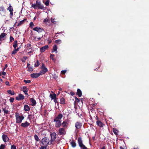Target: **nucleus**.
<instances>
[{
	"instance_id": "1",
	"label": "nucleus",
	"mask_w": 149,
	"mask_h": 149,
	"mask_svg": "<svg viewBox=\"0 0 149 149\" xmlns=\"http://www.w3.org/2000/svg\"><path fill=\"white\" fill-rule=\"evenodd\" d=\"M63 117V115L62 114L60 113L54 118V121L55 122V127H60L61 124V120Z\"/></svg>"
},
{
	"instance_id": "2",
	"label": "nucleus",
	"mask_w": 149,
	"mask_h": 149,
	"mask_svg": "<svg viewBox=\"0 0 149 149\" xmlns=\"http://www.w3.org/2000/svg\"><path fill=\"white\" fill-rule=\"evenodd\" d=\"M31 7L35 9H43L44 6L41 2L39 0H37L36 4L32 3L31 4Z\"/></svg>"
},
{
	"instance_id": "3",
	"label": "nucleus",
	"mask_w": 149,
	"mask_h": 149,
	"mask_svg": "<svg viewBox=\"0 0 149 149\" xmlns=\"http://www.w3.org/2000/svg\"><path fill=\"white\" fill-rule=\"evenodd\" d=\"M78 142L79 146L81 149H88L87 147L83 144L81 138L80 137L78 138Z\"/></svg>"
},
{
	"instance_id": "4",
	"label": "nucleus",
	"mask_w": 149,
	"mask_h": 149,
	"mask_svg": "<svg viewBox=\"0 0 149 149\" xmlns=\"http://www.w3.org/2000/svg\"><path fill=\"white\" fill-rule=\"evenodd\" d=\"M6 10L3 5L0 6V15L2 17L5 16L6 13Z\"/></svg>"
},
{
	"instance_id": "5",
	"label": "nucleus",
	"mask_w": 149,
	"mask_h": 149,
	"mask_svg": "<svg viewBox=\"0 0 149 149\" xmlns=\"http://www.w3.org/2000/svg\"><path fill=\"white\" fill-rule=\"evenodd\" d=\"M49 140L48 138L45 137L42 139L41 142L42 145L47 147L49 144Z\"/></svg>"
},
{
	"instance_id": "6",
	"label": "nucleus",
	"mask_w": 149,
	"mask_h": 149,
	"mask_svg": "<svg viewBox=\"0 0 149 149\" xmlns=\"http://www.w3.org/2000/svg\"><path fill=\"white\" fill-rule=\"evenodd\" d=\"M58 134L59 135H64L66 134V131L65 128L63 127L60 128L58 130Z\"/></svg>"
},
{
	"instance_id": "7",
	"label": "nucleus",
	"mask_w": 149,
	"mask_h": 149,
	"mask_svg": "<svg viewBox=\"0 0 149 149\" xmlns=\"http://www.w3.org/2000/svg\"><path fill=\"white\" fill-rule=\"evenodd\" d=\"M41 69L42 70L40 72L41 74H44L48 71L47 68L45 67V64L43 63H42Z\"/></svg>"
},
{
	"instance_id": "8",
	"label": "nucleus",
	"mask_w": 149,
	"mask_h": 149,
	"mask_svg": "<svg viewBox=\"0 0 149 149\" xmlns=\"http://www.w3.org/2000/svg\"><path fill=\"white\" fill-rule=\"evenodd\" d=\"M50 135L51 137V143L52 144V143L54 141L56 138V133L54 132L51 134Z\"/></svg>"
},
{
	"instance_id": "9",
	"label": "nucleus",
	"mask_w": 149,
	"mask_h": 149,
	"mask_svg": "<svg viewBox=\"0 0 149 149\" xmlns=\"http://www.w3.org/2000/svg\"><path fill=\"white\" fill-rule=\"evenodd\" d=\"M24 117L23 116H19L16 118V123H21L22 120L24 119Z\"/></svg>"
},
{
	"instance_id": "10",
	"label": "nucleus",
	"mask_w": 149,
	"mask_h": 149,
	"mask_svg": "<svg viewBox=\"0 0 149 149\" xmlns=\"http://www.w3.org/2000/svg\"><path fill=\"white\" fill-rule=\"evenodd\" d=\"M33 30L34 31L37 32L38 33L42 32V31H44V29L40 28L38 26H36L33 29Z\"/></svg>"
},
{
	"instance_id": "11",
	"label": "nucleus",
	"mask_w": 149,
	"mask_h": 149,
	"mask_svg": "<svg viewBox=\"0 0 149 149\" xmlns=\"http://www.w3.org/2000/svg\"><path fill=\"white\" fill-rule=\"evenodd\" d=\"M25 97L21 94H19L17 96L15 99L17 100H22L24 99Z\"/></svg>"
},
{
	"instance_id": "12",
	"label": "nucleus",
	"mask_w": 149,
	"mask_h": 149,
	"mask_svg": "<svg viewBox=\"0 0 149 149\" xmlns=\"http://www.w3.org/2000/svg\"><path fill=\"white\" fill-rule=\"evenodd\" d=\"M2 138L4 142H6L9 140V137L6 135H5L4 134L2 135Z\"/></svg>"
},
{
	"instance_id": "13",
	"label": "nucleus",
	"mask_w": 149,
	"mask_h": 149,
	"mask_svg": "<svg viewBox=\"0 0 149 149\" xmlns=\"http://www.w3.org/2000/svg\"><path fill=\"white\" fill-rule=\"evenodd\" d=\"M68 120H65L61 123V126L63 128H66L67 127L68 124Z\"/></svg>"
},
{
	"instance_id": "14",
	"label": "nucleus",
	"mask_w": 149,
	"mask_h": 149,
	"mask_svg": "<svg viewBox=\"0 0 149 149\" xmlns=\"http://www.w3.org/2000/svg\"><path fill=\"white\" fill-rule=\"evenodd\" d=\"M7 35V34L6 33H1L0 35V40L1 41H2L3 40H4Z\"/></svg>"
},
{
	"instance_id": "15",
	"label": "nucleus",
	"mask_w": 149,
	"mask_h": 149,
	"mask_svg": "<svg viewBox=\"0 0 149 149\" xmlns=\"http://www.w3.org/2000/svg\"><path fill=\"white\" fill-rule=\"evenodd\" d=\"M41 75L40 73H34L31 74V77L32 78H37Z\"/></svg>"
},
{
	"instance_id": "16",
	"label": "nucleus",
	"mask_w": 149,
	"mask_h": 149,
	"mask_svg": "<svg viewBox=\"0 0 149 149\" xmlns=\"http://www.w3.org/2000/svg\"><path fill=\"white\" fill-rule=\"evenodd\" d=\"M30 125V123L27 121H25L24 123H22L21 126L24 128H26Z\"/></svg>"
},
{
	"instance_id": "17",
	"label": "nucleus",
	"mask_w": 149,
	"mask_h": 149,
	"mask_svg": "<svg viewBox=\"0 0 149 149\" xmlns=\"http://www.w3.org/2000/svg\"><path fill=\"white\" fill-rule=\"evenodd\" d=\"M49 48V46L47 45H45L40 49V52L41 53L44 52L46 49H47Z\"/></svg>"
},
{
	"instance_id": "18",
	"label": "nucleus",
	"mask_w": 149,
	"mask_h": 149,
	"mask_svg": "<svg viewBox=\"0 0 149 149\" xmlns=\"http://www.w3.org/2000/svg\"><path fill=\"white\" fill-rule=\"evenodd\" d=\"M22 91L24 93V94L26 95H28L27 92L29 90V89L26 86H23L22 88Z\"/></svg>"
},
{
	"instance_id": "19",
	"label": "nucleus",
	"mask_w": 149,
	"mask_h": 149,
	"mask_svg": "<svg viewBox=\"0 0 149 149\" xmlns=\"http://www.w3.org/2000/svg\"><path fill=\"white\" fill-rule=\"evenodd\" d=\"M82 125V123L79 122H77L75 124L76 128L79 129L81 128Z\"/></svg>"
},
{
	"instance_id": "20",
	"label": "nucleus",
	"mask_w": 149,
	"mask_h": 149,
	"mask_svg": "<svg viewBox=\"0 0 149 149\" xmlns=\"http://www.w3.org/2000/svg\"><path fill=\"white\" fill-rule=\"evenodd\" d=\"M30 100L31 102V105L32 106H34L36 105V101L34 98H30Z\"/></svg>"
},
{
	"instance_id": "21",
	"label": "nucleus",
	"mask_w": 149,
	"mask_h": 149,
	"mask_svg": "<svg viewBox=\"0 0 149 149\" xmlns=\"http://www.w3.org/2000/svg\"><path fill=\"white\" fill-rule=\"evenodd\" d=\"M76 95L79 97H80L82 95V92L79 88L77 90Z\"/></svg>"
},
{
	"instance_id": "22",
	"label": "nucleus",
	"mask_w": 149,
	"mask_h": 149,
	"mask_svg": "<svg viewBox=\"0 0 149 149\" xmlns=\"http://www.w3.org/2000/svg\"><path fill=\"white\" fill-rule=\"evenodd\" d=\"M97 124L99 127H103L104 124L100 120H97L96 122Z\"/></svg>"
},
{
	"instance_id": "23",
	"label": "nucleus",
	"mask_w": 149,
	"mask_h": 149,
	"mask_svg": "<svg viewBox=\"0 0 149 149\" xmlns=\"http://www.w3.org/2000/svg\"><path fill=\"white\" fill-rule=\"evenodd\" d=\"M43 37V36L42 34V35L39 38H37L36 37L33 36V40L34 41H39Z\"/></svg>"
},
{
	"instance_id": "24",
	"label": "nucleus",
	"mask_w": 149,
	"mask_h": 149,
	"mask_svg": "<svg viewBox=\"0 0 149 149\" xmlns=\"http://www.w3.org/2000/svg\"><path fill=\"white\" fill-rule=\"evenodd\" d=\"M24 109L26 111H29L30 110V108L27 105L25 104L24 106Z\"/></svg>"
},
{
	"instance_id": "25",
	"label": "nucleus",
	"mask_w": 149,
	"mask_h": 149,
	"mask_svg": "<svg viewBox=\"0 0 149 149\" xmlns=\"http://www.w3.org/2000/svg\"><path fill=\"white\" fill-rule=\"evenodd\" d=\"M70 145L72 148H74L75 147L77 146V144L76 142L73 140H72V142H70Z\"/></svg>"
},
{
	"instance_id": "26",
	"label": "nucleus",
	"mask_w": 149,
	"mask_h": 149,
	"mask_svg": "<svg viewBox=\"0 0 149 149\" xmlns=\"http://www.w3.org/2000/svg\"><path fill=\"white\" fill-rule=\"evenodd\" d=\"M49 97L51 99V100H54L56 98V95L54 93L53 94H50Z\"/></svg>"
},
{
	"instance_id": "27",
	"label": "nucleus",
	"mask_w": 149,
	"mask_h": 149,
	"mask_svg": "<svg viewBox=\"0 0 149 149\" xmlns=\"http://www.w3.org/2000/svg\"><path fill=\"white\" fill-rule=\"evenodd\" d=\"M60 103L61 104H65V99L63 97H62L60 99Z\"/></svg>"
},
{
	"instance_id": "28",
	"label": "nucleus",
	"mask_w": 149,
	"mask_h": 149,
	"mask_svg": "<svg viewBox=\"0 0 149 149\" xmlns=\"http://www.w3.org/2000/svg\"><path fill=\"white\" fill-rule=\"evenodd\" d=\"M7 10H8L9 12L12 11H13V7L11 6L10 4H9V7L7 8Z\"/></svg>"
},
{
	"instance_id": "29",
	"label": "nucleus",
	"mask_w": 149,
	"mask_h": 149,
	"mask_svg": "<svg viewBox=\"0 0 149 149\" xmlns=\"http://www.w3.org/2000/svg\"><path fill=\"white\" fill-rule=\"evenodd\" d=\"M26 20V19H25L22 21H21L19 22L18 24L17 25V26H20V25H22V24H23L24 22Z\"/></svg>"
},
{
	"instance_id": "30",
	"label": "nucleus",
	"mask_w": 149,
	"mask_h": 149,
	"mask_svg": "<svg viewBox=\"0 0 149 149\" xmlns=\"http://www.w3.org/2000/svg\"><path fill=\"white\" fill-rule=\"evenodd\" d=\"M7 92L9 94H10L11 95H14L15 94V92L13 91H12L10 90L7 91Z\"/></svg>"
},
{
	"instance_id": "31",
	"label": "nucleus",
	"mask_w": 149,
	"mask_h": 149,
	"mask_svg": "<svg viewBox=\"0 0 149 149\" xmlns=\"http://www.w3.org/2000/svg\"><path fill=\"white\" fill-rule=\"evenodd\" d=\"M52 49L53 51H52V52H56V53L57 50V46L56 45H54Z\"/></svg>"
},
{
	"instance_id": "32",
	"label": "nucleus",
	"mask_w": 149,
	"mask_h": 149,
	"mask_svg": "<svg viewBox=\"0 0 149 149\" xmlns=\"http://www.w3.org/2000/svg\"><path fill=\"white\" fill-rule=\"evenodd\" d=\"M34 139L36 141H38L40 139L37 135L35 134L34 136Z\"/></svg>"
},
{
	"instance_id": "33",
	"label": "nucleus",
	"mask_w": 149,
	"mask_h": 149,
	"mask_svg": "<svg viewBox=\"0 0 149 149\" xmlns=\"http://www.w3.org/2000/svg\"><path fill=\"white\" fill-rule=\"evenodd\" d=\"M40 65V63L38 60L34 64V66L35 67H38Z\"/></svg>"
},
{
	"instance_id": "34",
	"label": "nucleus",
	"mask_w": 149,
	"mask_h": 149,
	"mask_svg": "<svg viewBox=\"0 0 149 149\" xmlns=\"http://www.w3.org/2000/svg\"><path fill=\"white\" fill-rule=\"evenodd\" d=\"M113 131L114 132V134L116 135H117L118 134V131L116 129L114 128L113 129Z\"/></svg>"
},
{
	"instance_id": "35",
	"label": "nucleus",
	"mask_w": 149,
	"mask_h": 149,
	"mask_svg": "<svg viewBox=\"0 0 149 149\" xmlns=\"http://www.w3.org/2000/svg\"><path fill=\"white\" fill-rule=\"evenodd\" d=\"M28 68V71L30 72H32L33 71V69L32 67H31L30 66L27 67Z\"/></svg>"
},
{
	"instance_id": "36",
	"label": "nucleus",
	"mask_w": 149,
	"mask_h": 149,
	"mask_svg": "<svg viewBox=\"0 0 149 149\" xmlns=\"http://www.w3.org/2000/svg\"><path fill=\"white\" fill-rule=\"evenodd\" d=\"M3 111L4 113L8 114V113L9 111L6 109V108H2Z\"/></svg>"
},
{
	"instance_id": "37",
	"label": "nucleus",
	"mask_w": 149,
	"mask_h": 149,
	"mask_svg": "<svg viewBox=\"0 0 149 149\" xmlns=\"http://www.w3.org/2000/svg\"><path fill=\"white\" fill-rule=\"evenodd\" d=\"M55 42L57 44H59L61 43V40H55Z\"/></svg>"
},
{
	"instance_id": "38",
	"label": "nucleus",
	"mask_w": 149,
	"mask_h": 149,
	"mask_svg": "<svg viewBox=\"0 0 149 149\" xmlns=\"http://www.w3.org/2000/svg\"><path fill=\"white\" fill-rule=\"evenodd\" d=\"M34 26V25L32 22H31L29 24V27L31 28H32Z\"/></svg>"
},
{
	"instance_id": "39",
	"label": "nucleus",
	"mask_w": 149,
	"mask_h": 149,
	"mask_svg": "<svg viewBox=\"0 0 149 149\" xmlns=\"http://www.w3.org/2000/svg\"><path fill=\"white\" fill-rule=\"evenodd\" d=\"M10 14H9L10 17V18H12L13 15V11L10 12Z\"/></svg>"
},
{
	"instance_id": "40",
	"label": "nucleus",
	"mask_w": 149,
	"mask_h": 149,
	"mask_svg": "<svg viewBox=\"0 0 149 149\" xmlns=\"http://www.w3.org/2000/svg\"><path fill=\"white\" fill-rule=\"evenodd\" d=\"M14 38L13 37L10 36V42L13 41L14 40Z\"/></svg>"
},
{
	"instance_id": "41",
	"label": "nucleus",
	"mask_w": 149,
	"mask_h": 149,
	"mask_svg": "<svg viewBox=\"0 0 149 149\" xmlns=\"http://www.w3.org/2000/svg\"><path fill=\"white\" fill-rule=\"evenodd\" d=\"M24 81L26 84L30 83L31 82V81L30 80H24Z\"/></svg>"
},
{
	"instance_id": "42",
	"label": "nucleus",
	"mask_w": 149,
	"mask_h": 149,
	"mask_svg": "<svg viewBox=\"0 0 149 149\" xmlns=\"http://www.w3.org/2000/svg\"><path fill=\"white\" fill-rule=\"evenodd\" d=\"M5 146L4 144H1L0 146V149H4Z\"/></svg>"
},
{
	"instance_id": "43",
	"label": "nucleus",
	"mask_w": 149,
	"mask_h": 149,
	"mask_svg": "<svg viewBox=\"0 0 149 149\" xmlns=\"http://www.w3.org/2000/svg\"><path fill=\"white\" fill-rule=\"evenodd\" d=\"M75 101L77 102H79L80 100V99H79L77 98L76 97H75Z\"/></svg>"
},
{
	"instance_id": "44",
	"label": "nucleus",
	"mask_w": 149,
	"mask_h": 149,
	"mask_svg": "<svg viewBox=\"0 0 149 149\" xmlns=\"http://www.w3.org/2000/svg\"><path fill=\"white\" fill-rule=\"evenodd\" d=\"M14 98L13 97H11L10 99V102L12 103L13 102Z\"/></svg>"
},
{
	"instance_id": "45",
	"label": "nucleus",
	"mask_w": 149,
	"mask_h": 149,
	"mask_svg": "<svg viewBox=\"0 0 149 149\" xmlns=\"http://www.w3.org/2000/svg\"><path fill=\"white\" fill-rule=\"evenodd\" d=\"M54 56V55L51 54L50 56V58L51 59H52L53 60H54V59L53 58V57Z\"/></svg>"
},
{
	"instance_id": "46",
	"label": "nucleus",
	"mask_w": 149,
	"mask_h": 149,
	"mask_svg": "<svg viewBox=\"0 0 149 149\" xmlns=\"http://www.w3.org/2000/svg\"><path fill=\"white\" fill-rule=\"evenodd\" d=\"M17 52L16 50L15 49L12 52V54H15Z\"/></svg>"
},
{
	"instance_id": "47",
	"label": "nucleus",
	"mask_w": 149,
	"mask_h": 149,
	"mask_svg": "<svg viewBox=\"0 0 149 149\" xmlns=\"http://www.w3.org/2000/svg\"><path fill=\"white\" fill-rule=\"evenodd\" d=\"M45 4L47 6H49V2L48 0H47L46 1L45 3Z\"/></svg>"
},
{
	"instance_id": "48",
	"label": "nucleus",
	"mask_w": 149,
	"mask_h": 149,
	"mask_svg": "<svg viewBox=\"0 0 149 149\" xmlns=\"http://www.w3.org/2000/svg\"><path fill=\"white\" fill-rule=\"evenodd\" d=\"M32 115H29L28 116V118L30 120H31V119L32 118Z\"/></svg>"
},
{
	"instance_id": "49",
	"label": "nucleus",
	"mask_w": 149,
	"mask_h": 149,
	"mask_svg": "<svg viewBox=\"0 0 149 149\" xmlns=\"http://www.w3.org/2000/svg\"><path fill=\"white\" fill-rule=\"evenodd\" d=\"M11 149H16V146L14 145H12L11 146Z\"/></svg>"
},
{
	"instance_id": "50",
	"label": "nucleus",
	"mask_w": 149,
	"mask_h": 149,
	"mask_svg": "<svg viewBox=\"0 0 149 149\" xmlns=\"http://www.w3.org/2000/svg\"><path fill=\"white\" fill-rule=\"evenodd\" d=\"M49 20L47 18H46L44 20L43 22H47L49 21Z\"/></svg>"
},
{
	"instance_id": "51",
	"label": "nucleus",
	"mask_w": 149,
	"mask_h": 149,
	"mask_svg": "<svg viewBox=\"0 0 149 149\" xmlns=\"http://www.w3.org/2000/svg\"><path fill=\"white\" fill-rule=\"evenodd\" d=\"M40 149H47V147L45 146H42L40 148Z\"/></svg>"
},
{
	"instance_id": "52",
	"label": "nucleus",
	"mask_w": 149,
	"mask_h": 149,
	"mask_svg": "<svg viewBox=\"0 0 149 149\" xmlns=\"http://www.w3.org/2000/svg\"><path fill=\"white\" fill-rule=\"evenodd\" d=\"M52 77L53 79H56L58 78V76L54 74L53 75Z\"/></svg>"
},
{
	"instance_id": "53",
	"label": "nucleus",
	"mask_w": 149,
	"mask_h": 149,
	"mask_svg": "<svg viewBox=\"0 0 149 149\" xmlns=\"http://www.w3.org/2000/svg\"><path fill=\"white\" fill-rule=\"evenodd\" d=\"M70 93L71 95L72 96L75 95V93L71 91Z\"/></svg>"
},
{
	"instance_id": "54",
	"label": "nucleus",
	"mask_w": 149,
	"mask_h": 149,
	"mask_svg": "<svg viewBox=\"0 0 149 149\" xmlns=\"http://www.w3.org/2000/svg\"><path fill=\"white\" fill-rule=\"evenodd\" d=\"M15 116L16 117V118H17V117L19 116V113L17 112L16 113H15Z\"/></svg>"
},
{
	"instance_id": "55",
	"label": "nucleus",
	"mask_w": 149,
	"mask_h": 149,
	"mask_svg": "<svg viewBox=\"0 0 149 149\" xmlns=\"http://www.w3.org/2000/svg\"><path fill=\"white\" fill-rule=\"evenodd\" d=\"M7 66L8 65L7 64L5 65V67L3 69V71H4L5 70V69L7 68Z\"/></svg>"
},
{
	"instance_id": "56",
	"label": "nucleus",
	"mask_w": 149,
	"mask_h": 149,
	"mask_svg": "<svg viewBox=\"0 0 149 149\" xmlns=\"http://www.w3.org/2000/svg\"><path fill=\"white\" fill-rule=\"evenodd\" d=\"M17 44H13V46L15 49L16 48V47L17 46Z\"/></svg>"
},
{
	"instance_id": "57",
	"label": "nucleus",
	"mask_w": 149,
	"mask_h": 149,
	"mask_svg": "<svg viewBox=\"0 0 149 149\" xmlns=\"http://www.w3.org/2000/svg\"><path fill=\"white\" fill-rule=\"evenodd\" d=\"M1 74H2V75H5L6 74V72H4V71H3L2 72Z\"/></svg>"
},
{
	"instance_id": "58",
	"label": "nucleus",
	"mask_w": 149,
	"mask_h": 149,
	"mask_svg": "<svg viewBox=\"0 0 149 149\" xmlns=\"http://www.w3.org/2000/svg\"><path fill=\"white\" fill-rule=\"evenodd\" d=\"M5 84L9 86V83L8 81H6V82Z\"/></svg>"
},
{
	"instance_id": "59",
	"label": "nucleus",
	"mask_w": 149,
	"mask_h": 149,
	"mask_svg": "<svg viewBox=\"0 0 149 149\" xmlns=\"http://www.w3.org/2000/svg\"><path fill=\"white\" fill-rule=\"evenodd\" d=\"M54 19H52V22L54 23V24H56V22H55V21H54Z\"/></svg>"
},
{
	"instance_id": "60",
	"label": "nucleus",
	"mask_w": 149,
	"mask_h": 149,
	"mask_svg": "<svg viewBox=\"0 0 149 149\" xmlns=\"http://www.w3.org/2000/svg\"><path fill=\"white\" fill-rule=\"evenodd\" d=\"M28 58L26 56H24L23 57V58L24 59L25 61H26V59H27Z\"/></svg>"
},
{
	"instance_id": "61",
	"label": "nucleus",
	"mask_w": 149,
	"mask_h": 149,
	"mask_svg": "<svg viewBox=\"0 0 149 149\" xmlns=\"http://www.w3.org/2000/svg\"><path fill=\"white\" fill-rule=\"evenodd\" d=\"M27 47H31V44H28L27 45Z\"/></svg>"
},
{
	"instance_id": "62",
	"label": "nucleus",
	"mask_w": 149,
	"mask_h": 149,
	"mask_svg": "<svg viewBox=\"0 0 149 149\" xmlns=\"http://www.w3.org/2000/svg\"><path fill=\"white\" fill-rule=\"evenodd\" d=\"M66 70H63L61 71V73L63 74H64L66 72Z\"/></svg>"
},
{
	"instance_id": "63",
	"label": "nucleus",
	"mask_w": 149,
	"mask_h": 149,
	"mask_svg": "<svg viewBox=\"0 0 149 149\" xmlns=\"http://www.w3.org/2000/svg\"><path fill=\"white\" fill-rule=\"evenodd\" d=\"M17 40H15L14 42V44H17Z\"/></svg>"
},
{
	"instance_id": "64",
	"label": "nucleus",
	"mask_w": 149,
	"mask_h": 149,
	"mask_svg": "<svg viewBox=\"0 0 149 149\" xmlns=\"http://www.w3.org/2000/svg\"><path fill=\"white\" fill-rule=\"evenodd\" d=\"M54 102H55V103H58V102L57 101L56 98H55V99H54Z\"/></svg>"
}]
</instances>
